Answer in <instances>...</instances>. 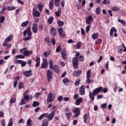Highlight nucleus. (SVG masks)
Returning <instances> with one entry per match:
<instances>
[{"mask_svg": "<svg viewBox=\"0 0 126 126\" xmlns=\"http://www.w3.org/2000/svg\"><path fill=\"white\" fill-rule=\"evenodd\" d=\"M101 91H103V88L102 87H99L97 88L94 90L93 92H89V97L92 101H94L95 99V96L97 95V94H99Z\"/></svg>", "mask_w": 126, "mask_h": 126, "instance_id": "obj_1", "label": "nucleus"}, {"mask_svg": "<svg viewBox=\"0 0 126 126\" xmlns=\"http://www.w3.org/2000/svg\"><path fill=\"white\" fill-rule=\"evenodd\" d=\"M44 118H46L48 119V121H52V119H54V113H52V114H48V113H43L39 117V120H43Z\"/></svg>", "mask_w": 126, "mask_h": 126, "instance_id": "obj_2", "label": "nucleus"}, {"mask_svg": "<svg viewBox=\"0 0 126 126\" xmlns=\"http://www.w3.org/2000/svg\"><path fill=\"white\" fill-rule=\"evenodd\" d=\"M27 34L29 37H31L32 36V32H31V28L30 27H28L27 29L23 32L24 37H25Z\"/></svg>", "mask_w": 126, "mask_h": 126, "instance_id": "obj_3", "label": "nucleus"}, {"mask_svg": "<svg viewBox=\"0 0 126 126\" xmlns=\"http://www.w3.org/2000/svg\"><path fill=\"white\" fill-rule=\"evenodd\" d=\"M72 62L74 68H75V69L78 68V59H77V58H73Z\"/></svg>", "mask_w": 126, "mask_h": 126, "instance_id": "obj_4", "label": "nucleus"}, {"mask_svg": "<svg viewBox=\"0 0 126 126\" xmlns=\"http://www.w3.org/2000/svg\"><path fill=\"white\" fill-rule=\"evenodd\" d=\"M117 29H116L114 27L110 29L109 35L110 37H114H114H118V33H117Z\"/></svg>", "mask_w": 126, "mask_h": 126, "instance_id": "obj_5", "label": "nucleus"}, {"mask_svg": "<svg viewBox=\"0 0 126 126\" xmlns=\"http://www.w3.org/2000/svg\"><path fill=\"white\" fill-rule=\"evenodd\" d=\"M46 75L47 77V81L48 82H50L52 78H53V71L51 70H48Z\"/></svg>", "mask_w": 126, "mask_h": 126, "instance_id": "obj_6", "label": "nucleus"}, {"mask_svg": "<svg viewBox=\"0 0 126 126\" xmlns=\"http://www.w3.org/2000/svg\"><path fill=\"white\" fill-rule=\"evenodd\" d=\"M54 98L53 97V94L52 92H50L48 95L47 99V103L49 104V103H51V102H53L54 101Z\"/></svg>", "mask_w": 126, "mask_h": 126, "instance_id": "obj_7", "label": "nucleus"}, {"mask_svg": "<svg viewBox=\"0 0 126 126\" xmlns=\"http://www.w3.org/2000/svg\"><path fill=\"white\" fill-rule=\"evenodd\" d=\"M72 112L75 113L74 115L75 118H77V117L80 115V111H79V109L78 108H74L72 110Z\"/></svg>", "mask_w": 126, "mask_h": 126, "instance_id": "obj_8", "label": "nucleus"}, {"mask_svg": "<svg viewBox=\"0 0 126 126\" xmlns=\"http://www.w3.org/2000/svg\"><path fill=\"white\" fill-rule=\"evenodd\" d=\"M93 17L92 16H89L86 19V23L87 24H90L91 23V21H93Z\"/></svg>", "mask_w": 126, "mask_h": 126, "instance_id": "obj_9", "label": "nucleus"}, {"mask_svg": "<svg viewBox=\"0 0 126 126\" xmlns=\"http://www.w3.org/2000/svg\"><path fill=\"white\" fill-rule=\"evenodd\" d=\"M32 30L33 33H36L38 32V26L36 24L33 23L32 25Z\"/></svg>", "mask_w": 126, "mask_h": 126, "instance_id": "obj_10", "label": "nucleus"}, {"mask_svg": "<svg viewBox=\"0 0 126 126\" xmlns=\"http://www.w3.org/2000/svg\"><path fill=\"white\" fill-rule=\"evenodd\" d=\"M32 14L36 17H39V16H40V12H39V11L36 10V9H35V8H33Z\"/></svg>", "mask_w": 126, "mask_h": 126, "instance_id": "obj_11", "label": "nucleus"}, {"mask_svg": "<svg viewBox=\"0 0 126 126\" xmlns=\"http://www.w3.org/2000/svg\"><path fill=\"white\" fill-rule=\"evenodd\" d=\"M58 32L59 33L60 36H61L62 38H63L64 37V34L63 33V28L60 27L58 28Z\"/></svg>", "mask_w": 126, "mask_h": 126, "instance_id": "obj_12", "label": "nucleus"}, {"mask_svg": "<svg viewBox=\"0 0 126 126\" xmlns=\"http://www.w3.org/2000/svg\"><path fill=\"white\" fill-rule=\"evenodd\" d=\"M32 70L26 71L24 72V75L27 77H29L32 75Z\"/></svg>", "mask_w": 126, "mask_h": 126, "instance_id": "obj_13", "label": "nucleus"}, {"mask_svg": "<svg viewBox=\"0 0 126 126\" xmlns=\"http://www.w3.org/2000/svg\"><path fill=\"white\" fill-rule=\"evenodd\" d=\"M50 34L55 37L56 35H57V31L56 30V28L52 27L50 30Z\"/></svg>", "mask_w": 126, "mask_h": 126, "instance_id": "obj_14", "label": "nucleus"}, {"mask_svg": "<svg viewBox=\"0 0 126 126\" xmlns=\"http://www.w3.org/2000/svg\"><path fill=\"white\" fill-rule=\"evenodd\" d=\"M79 91L81 95H84V94H85V88H84V86L82 85L80 87Z\"/></svg>", "mask_w": 126, "mask_h": 126, "instance_id": "obj_15", "label": "nucleus"}, {"mask_svg": "<svg viewBox=\"0 0 126 126\" xmlns=\"http://www.w3.org/2000/svg\"><path fill=\"white\" fill-rule=\"evenodd\" d=\"M62 59L64 60L66 59V50H64L61 52Z\"/></svg>", "mask_w": 126, "mask_h": 126, "instance_id": "obj_16", "label": "nucleus"}, {"mask_svg": "<svg viewBox=\"0 0 126 126\" xmlns=\"http://www.w3.org/2000/svg\"><path fill=\"white\" fill-rule=\"evenodd\" d=\"M82 73V71L80 70H77V71L74 72L73 76H79V75H80Z\"/></svg>", "mask_w": 126, "mask_h": 126, "instance_id": "obj_17", "label": "nucleus"}, {"mask_svg": "<svg viewBox=\"0 0 126 126\" xmlns=\"http://www.w3.org/2000/svg\"><path fill=\"white\" fill-rule=\"evenodd\" d=\"M51 69H52V70H54V72H56V73H58L60 72L59 67L57 65H55Z\"/></svg>", "mask_w": 126, "mask_h": 126, "instance_id": "obj_18", "label": "nucleus"}, {"mask_svg": "<svg viewBox=\"0 0 126 126\" xmlns=\"http://www.w3.org/2000/svg\"><path fill=\"white\" fill-rule=\"evenodd\" d=\"M99 36V33L97 32L94 33L92 35V38L93 39V40H96V39L98 38V37Z\"/></svg>", "mask_w": 126, "mask_h": 126, "instance_id": "obj_19", "label": "nucleus"}, {"mask_svg": "<svg viewBox=\"0 0 126 126\" xmlns=\"http://www.w3.org/2000/svg\"><path fill=\"white\" fill-rule=\"evenodd\" d=\"M61 13H62V9L59 8L58 11L55 12V15L57 17H59V16H61Z\"/></svg>", "mask_w": 126, "mask_h": 126, "instance_id": "obj_20", "label": "nucleus"}, {"mask_svg": "<svg viewBox=\"0 0 126 126\" xmlns=\"http://www.w3.org/2000/svg\"><path fill=\"white\" fill-rule=\"evenodd\" d=\"M32 54V51H27L24 52V56H25V57H29V56H30Z\"/></svg>", "mask_w": 126, "mask_h": 126, "instance_id": "obj_21", "label": "nucleus"}, {"mask_svg": "<svg viewBox=\"0 0 126 126\" xmlns=\"http://www.w3.org/2000/svg\"><path fill=\"white\" fill-rule=\"evenodd\" d=\"M49 9H53V7H54V0H51L49 2Z\"/></svg>", "mask_w": 126, "mask_h": 126, "instance_id": "obj_22", "label": "nucleus"}, {"mask_svg": "<svg viewBox=\"0 0 126 126\" xmlns=\"http://www.w3.org/2000/svg\"><path fill=\"white\" fill-rule=\"evenodd\" d=\"M84 122L85 124L88 123V115L87 114H85L84 116Z\"/></svg>", "mask_w": 126, "mask_h": 126, "instance_id": "obj_23", "label": "nucleus"}, {"mask_svg": "<svg viewBox=\"0 0 126 126\" xmlns=\"http://www.w3.org/2000/svg\"><path fill=\"white\" fill-rule=\"evenodd\" d=\"M35 62L36 63L35 64V66L36 67H38L39 65H40V58L37 57L35 60Z\"/></svg>", "mask_w": 126, "mask_h": 126, "instance_id": "obj_24", "label": "nucleus"}, {"mask_svg": "<svg viewBox=\"0 0 126 126\" xmlns=\"http://www.w3.org/2000/svg\"><path fill=\"white\" fill-rule=\"evenodd\" d=\"M13 39V35H10L8 37H7L5 39V41L7 42H10Z\"/></svg>", "mask_w": 126, "mask_h": 126, "instance_id": "obj_25", "label": "nucleus"}, {"mask_svg": "<svg viewBox=\"0 0 126 126\" xmlns=\"http://www.w3.org/2000/svg\"><path fill=\"white\" fill-rule=\"evenodd\" d=\"M18 88L19 89H22V88H24V84H23L22 82H19Z\"/></svg>", "mask_w": 126, "mask_h": 126, "instance_id": "obj_26", "label": "nucleus"}, {"mask_svg": "<svg viewBox=\"0 0 126 126\" xmlns=\"http://www.w3.org/2000/svg\"><path fill=\"white\" fill-rule=\"evenodd\" d=\"M49 123L48 122V120L44 119L43 120L42 125L41 126H48Z\"/></svg>", "mask_w": 126, "mask_h": 126, "instance_id": "obj_27", "label": "nucleus"}, {"mask_svg": "<svg viewBox=\"0 0 126 126\" xmlns=\"http://www.w3.org/2000/svg\"><path fill=\"white\" fill-rule=\"evenodd\" d=\"M57 23L59 26H60V27L63 26V24H64V23L63 22V21H61V20L57 21Z\"/></svg>", "mask_w": 126, "mask_h": 126, "instance_id": "obj_28", "label": "nucleus"}, {"mask_svg": "<svg viewBox=\"0 0 126 126\" xmlns=\"http://www.w3.org/2000/svg\"><path fill=\"white\" fill-rule=\"evenodd\" d=\"M82 102V98H79L77 99L75 102V105H80V103Z\"/></svg>", "mask_w": 126, "mask_h": 126, "instance_id": "obj_29", "label": "nucleus"}, {"mask_svg": "<svg viewBox=\"0 0 126 126\" xmlns=\"http://www.w3.org/2000/svg\"><path fill=\"white\" fill-rule=\"evenodd\" d=\"M28 24H29V21H27L26 22H23L21 24V26L22 27H26Z\"/></svg>", "mask_w": 126, "mask_h": 126, "instance_id": "obj_30", "label": "nucleus"}, {"mask_svg": "<svg viewBox=\"0 0 126 126\" xmlns=\"http://www.w3.org/2000/svg\"><path fill=\"white\" fill-rule=\"evenodd\" d=\"M56 109H57V107H56L55 106H53L51 108V110H53V111L50 114L53 113V118L54 117H55V115L56 114Z\"/></svg>", "mask_w": 126, "mask_h": 126, "instance_id": "obj_31", "label": "nucleus"}, {"mask_svg": "<svg viewBox=\"0 0 126 126\" xmlns=\"http://www.w3.org/2000/svg\"><path fill=\"white\" fill-rule=\"evenodd\" d=\"M101 12V7H98L96 8L95 9V13L96 14H97V15H99Z\"/></svg>", "mask_w": 126, "mask_h": 126, "instance_id": "obj_32", "label": "nucleus"}, {"mask_svg": "<svg viewBox=\"0 0 126 126\" xmlns=\"http://www.w3.org/2000/svg\"><path fill=\"white\" fill-rule=\"evenodd\" d=\"M118 22H119V23H121L123 26H125L126 25V21H125V20H121L120 19H118Z\"/></svg>", "mask_w": 126, "mask_h": 126, "instance_id": "obj_33", "label": "nucleus"}, {"mask_svg": "<svg viewBox=\"0 0 126 126\" xmlns=\"http://www.w3.org/2000/svg\"><path fill=\"white\" fill-rule=\"evenodd\" d=\"M65 115L66 116L67 120H69V119L71 118V116H72V114H71L70 112L69 113H66Z\"/></svg>", "mask_w": 126, "mask_h": 126, "instance_id": "obj_34", "label": "nucleus"}, {"mask_svg": "<svg viewBox=\"0 0 126 126\" xmlns=\"http://www.w3.org/2000/svg\"><path fill=\"white\" fill-rule=\"evenodd\" d=\"M87 78H90L91 77V70H88L87 72Z\"/></svg>", "mask_w": 126, "mask_h": 126, "instance_id": "obj_35", "label": "nucleus"}, {"mask_svg": "<svg viewBox=\"0 0 126 126\" xmlns=\"http://www.w3.org/2000/svg\"><path fill=\"white\" fill-rule=\"evenodd\" d=\"M7 9H8V10H15V9H16V7L14 6H8L7 7Z\"/></svg>", "mask_w": 126, "mask_h": 126, "instance_id": "obj_36", "label": "nucleus"}, {"mask_svg": "<svg viewBox=\"0 0 126 126\" xmlns=\"http://www.w3.org/2000/svg\"><path fill=\"white\" fill-rule=\"evenodd\" d=\"M53 21H54V17H49L48 20V22L49 24H52V23H53Z\"/></svg>", "mask_w": 126, "mask_h": 126, "instance_id": "obj_37", "label": "nucleus"}, {"mask_svg": "<svg viewBox=\"0 0 126 126\" xmlns=\"http://www.w3.org/2000/svg\"><path fill=\"white\" fill-rule=\"evenodd\" d=\"M40 105V103L38 102L37 101H34L32 103V107H37V106H39Z\"/></svg>", "mask_w": 126, "mask_h": 126, "instance_id": "obj_38", "label": "nucleus"}, {"mask_svg": "<svg viewBox=\"0 0 126 126\" xmlns=\"http://www.w3.org/2000/svg\"><path fill=\"white\" fill-rule=\"evenodd\" d=\"M111 10H112V11H119V10H120V7H117V6L113 7Z\"/></svg>", "mask_w": 126, "mask_h": 126, "instance_id": "obj_39", "label": "nucleus"}, {"mask_svg": "<svg viewBox=\"0 0 126 126\" xmlns=\"http://www.w3.org/2000/svg\"><path fill=\"white\" fill-rule=\"evenodd\" d=\"M43 7H44V5L41 4L40 3L38 4V8L39 9V11H42Z\"/></svg>", "mask_w": 126, "mask_h": 126, "instance_id": "obj_40", "label": "nucleus"}, {"mask_svg": "<svg viewBox=\"0 0 126 126\" xmlns=\"http://www.w3.org/2000/svg\"><path fill=\"white\" fill-rule=\"evenodd\" d=\"M101 4H108V3H110V0H104L103 1H101Z\"/></svg>", "mask_w": 126, "mask_h": 126, "instance_id": "obj_41", "label": "nucleus"}, {"mask_svg": "<svg viewBox=\"0 0 126 126\" xmlns=\"http://www.w3.org/2000/svg\"><path fill=\"white\" fill-rule=\"evenodd\" d=\"M16 59H25V56L22 55H18L15 56Z\"/></svg>", "mask_w": 126, "mask_h": 126, "instance_id": "obj_42", "label": "nucleus"}, {"mask_svg": "<svg viewBox=\"0 0 126 126\" xmlns=\"http://www.w3.org/2000/svg\"><path fill=\"white\" fill-rule=\"evenodd\" d=\"M4 20H5V17L4 16H2L0 18V23L1 24H2L3 22H4Z\"/></svg>", "mask_w": 126, "mask_h": 126, "instance_id": "obj_43", "label": "nucleus"}, {"mask_svg": "<svg viewBox=\"0 0 126 126\" xmlns=\"http://www.w3.org/2000/svg\"><path fill=\"white\" fill-rule=\"evenodd\" d=\"M32 123V120L29 119L28 120V121H27V125L28 126H31V124Z\"/></svg>", "mask_w": 126, "mask_h": 126, "instance_id": "obj_44", "label": "nucleus"}, {"mask_svg": "<svg viewBox=\"0 0 126 126\" xmlns=\"http://www.w3.org/2000/svg\"><path fill=\"white\" fill-rule=\"evenodd\" d=\"M62 51V47L59 45L58 46V47L56 49V53H60Z\"/></svg>", "mask_w": 126, "mask_h": 126, "instance_id": "obj_45", "label": "nucleus"}, {"mask_svg": "<svg viewBox=\"0 0 126 126\" xmlns=\"http://www.w3.org/2000/svg\"><path fill=\"white\" fill-rule=\"evenodd\" d=\"M82 46V43L78 42L76 45V49H80Z\"/></svg>", "mask_w": 126, "mask_h": 126, "instance_id": "obj_46", "label": "nucleus"}, {"mask_svg": "<svg viewBox=\"0 0 126 126\" xmlns=\"http://www.w3.org/2000/svg\"><path fill=\"white\" fill-rule=\"evenodd\" d=\"M13 126V121L12 120V119H10V121L8 124L7 126Z\"/></svg>", "mask_w": 126, "mask_h": 126, "instance_id": "obj_47", "label": "nucleus"}, {"mask_svg": "<svg viewBox=\"0 0 126 126\" xmlns=\"http://www.w3.org/2000/svg\"><path fill=\"white\" fill-rule=\"evenodd\" d=\"M47 66H48V63H42L41 64V68H47Z\"/></svg>", "mask_w": 126, "mask_h": 126, "instance_id": "obj_48", "label": "nucleus"}, {"mask_svg": "<svg viewBox=\"0 0 126 126\" xmlns=\"http://www.w3.org/2000/svg\"><path fill=\"white\" fill-rule=\"evenodd\" d=\"M54 3L56 6H59L60 5V0H55Z\"/></svg>", "mask_w": 126, "mask_h": 126, "instance_id": "obj_49", "label": "nucleus"}, {"mask_svg": "<svg viewBox=\"0 0 126 126\" xmlns=\"http://www.w3.org/2000/svg\"><path fill=\"white\" fill-rule=\"evenodd\" d=\"M53 61L50 60L49 61V64H50V68L53 69V67H54V65L53 64Z\"/></svg>", "mask_w": 126, "mask_h": 126, "instance_id": "obj_50", "label": "nucleus"}, {"mask_svg": "<svg viewBox=\"0 0 126 126\" xmlns=\"http://www.w3.org/2000/svg\"><path fill=\"white\" fill-rule=\"evenodd\" d=\"M14 63H16V64H20L21 63H22V60H15Z\"/></svg>", "mask_w": 126, "mask_h": 126, "instance_id": "obj_51", "label": "nucleus"}, {"mask_svg": "<svg viewBox=\"0 0 126 126\" xmlns=\"http://www.w3.org/2000/svg\"><path fill=\"white\" fill-rule=\"evenodd\" d=\"M89 78H87L86 82L88 84H90L92 82H93V81Z\"/></svg>", "mask_w": 126, "mask_h": 126, "instance_id": "obj_52", "label": "nucleus"}, {"mask_svg": "<svg viewBox=\"0 0 126 126\" xmlns=\"http://www.w3.org/2000/svg\"><path fill=\"white\" fill-rule=\"evenodd\" d=\"M25 103H26V101L24 100V98H22L21 100V102L19 103V105H25Z\"/></svg>", "mask_w": 126, "mask_h": 126, "instance_id": "obj_53", "label": "nucleus"}, {"mask_svg": "<svg viewBox=\"0 0 126 126\" xmlns=\"http://www.w3.org/2000/svg\"><path fill=\"white\" fill-rule=\"evenodd\" d=\"M16 101V98H12L10 99V104H13V103H15V102Z\"/></svg>", "mask_w": 126, "mask_h": 126, "instance_id": "obj_54", "label": "nucleus"}, {"mask_svg": "<svg viewBox=\"0 0 126 126\" xmlns=\"http://www.w3.org/2000/svg\"><path fill=\"white\" fill-rule=\"evenodd\" d=\"M45 42H47L48 45H50V44H51V42H50V38L46 37L45 39Z\"/></svg>", "mask_w": 126, "mask_h": 126, "instance_id": "obj_55", "label": "nucleus"}, {"mask_svg": "<svg viewBox=\"0 0 126 126\" xmlns=\"http://www.w3.org/2000/svg\"><path fill=\"white\" fill-rule=\"evenodd\" d=\"M31 39V37L28 36V37H25L23 39V40L24 41H29V40H30Z\"/></svg>", "mask_w": 126, "mask_h": 126, "instance_id": "obj_56", "label": "nucleus"}, {"mask_svg": "<svg viewBox=\"0 0 126 126\" xmlns=\"http://www.w3.org/2000/svg\"><path fill=\"white\" fill-rule=\"evenodd\" d=\"M63 96L60 95L58 98V101H59V102H61V101H63Z\"/></svg>", "mask_w": 126, "mask_h": 126, "instance_id": "obj_57", "label": "nucleus"}, {"mask_svg": "<svg viewBox=\"0 0 126 126\" xmlns=\"http://www.w3.org/2000/svg\"><path fill=\"white\" fill-rule=\"evenodd\" d=\"M1 126H5V120H2L1 121Z\"/></svg>", "mask_w": 126, "mask_h": 126, "instance_id": "obj_58", "label": "nucleus"}, {"mask_svg": "<svg viewBox=\"0 0 126 126\" xmlns=\"http://www.w3.org/2000/svg\"><path fill=\"white\" fill-rule=\"evenodd\" d=\"M24 99L26 100L27 102H28V100H29V96L28 95H24Z\"/></svg>", "mask_w": 126, "mask_h": 126, "instance_id": "obj_59", "label": "nucleus"}, {"mask_svg": "<svg viewBox=\"0 0 126 126\" xmlns=\"http://www.w3.org/2000/svg\"><path fill=\"white\" fill-rule=\"evenodd\" d=\"M89 30H90V25L87 26L86 28V32H87V33H88V32H89Z\"/></svg>", "mask_w": 126, "mask_h": 126, "instance_id": "obj_60", "label": "nucleus"}, {"mask_svg": "<svg viewBox=\"0 0 126 126\" xmlns=\"http://www.w3.org/2000/svg\"><path fill=\"white\" fill-rule=\"evenodd\" d=\"M80 83V80H78L75 82V86H78Z\"/></svg>", "mask_w": 126, "mask_h": 126, "instance_id": "obj_61", "label": "nucleus"}, {"mask_svg": "<svg viewBox=\"0 0 126 126\" xmlns=\"http://www.w3.org/2000/svg\"><path fill=\"white\" fill-rule=\"evenodd\" d=\"M40 95H41L40 93H36L34 94V97H35V98H38V97H39V96H40Z\"/></svg>", "mask_w": 126, "mask_h": 126, "instance_id": "obj_62", "label": "nucleus"}, {"mask_svg": "<svg viewBox=\"0 0 126 126\" xmlns=\"http://www.w3.org/2000/svg\"><path fill=\"white\" fill-rule=\"evenodd\" d=\"M63 83H67V82H68V79L66 78H65L63 79Z\"/></svg>", "mask_w": 126, "mask_h": 126, "instance_id": "obj_63", "label": "nucleus"}, {"mask_svg": "<svg viewBox=\"0 0 126 126\" xmlns=\"http://www.w3.org/2000/svg\"><path fill=\"white\" fill-rule=\"evenodd\" d=\"M21 64L22 66H25V65H26V62L23 61H22V62L21 63Z\"/></svg>", "mask_w": 126, "mask_h": 126, "instance_id": "obj_64", "label": "nucleus"}]
</instances>
